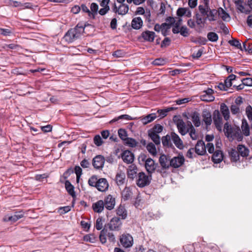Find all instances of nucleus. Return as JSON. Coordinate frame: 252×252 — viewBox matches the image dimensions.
Masks as SVG:
<instances>
[{
  "label": "nucleus",
  "mask_w": 252,
  "mask_h": 252,
  "mask_svg": "<svg viewBox=\"0 0 252 252\" xmlns=\"http://www.w3.org/2000/svg\"><path fill=\"white\" fill-rule=\"evenodd\" d=\"M198 10L199 13H196L194 18L197 25L199 27L203 28L207 20L210 22L217 20L218 10L210 8L209 0H204V4L199 5Z\"/></svg>",
  "instance_id": "f257e3e1"
},
{
  "label": "nucleus",
  "mask_w": 252,
  "mask_h": 252,
  "mask_svg": "<svg viewBox=\"0 0 252 252\" xmlns=\"http://www.w3.org/2000/svg\"><path fill=\"white\" fill-rule=\"evenodd\" d=\"M88 185L95 188L98 191L105 192L109 188V183L106 179L104 178H98L97 176L92 175L88 180Z\"/></svg>",
  "instance_id": "f03ea898"
},
{
  "label": "nucleus",
  "mask_w": 252,
  "mask_h": 252,
  "mask_svg": "<svg viewBox=\"0 0 252 252\" xmlns=\"http://www.w3.org/2000/svg\"><path fill=\"white\" fill-rule=\"evenodd\" d=\"M173 120L177 126L179 132L182 135H186L189 130L194 128L190 121H188L186 125L179 116H175Z\"/></svg>",
  "instance_id": "7ed1b4c3"
},
{
  "label": "nucleus",
  "mask_w": 252,
  "mask_h": 252,
  "mask_svg": "<svg viewBox=\"0 0 252 252\" xmlns=\"http://www.w3.org/2000/svg\"><path fill=\"white\" fill-rule=\"evenodd\" d=\"M138 160L140 162L144 164L145 167L149 174H152L155 172L158 164L156 163L153 159L147 158L145 154H142L139 157Z\"/></svg>",
  "instance_id": "20e7f679"
},
{
  "label": "nucleus",
  "mask_w": 252,
  "mask_h": 252,
  "mask_svg": "<svg viewBox=\"0 0 252 252\" xmlns=\"http://www.w3.org/2000/svg\"><path fill=\"white\" fill-rule=\"evenodd\" d=\"M223 131L225 135L228 138L230 137L232 139L236 138L239 141L243 139L240 129H235L228 123L224 124Z\"/></svg>",
  "instance_id": "39448f33"
},
{
  "label": "nucleus",
  "mask_w": 252,
  "mask_h": 252,
  "mask_svg": "<svg viewBox=\"0 0 252 252\" xmlns=\"http://www.w3.org/2000/svg\"><path fill=\"white\" fill-rule=\"evenodd\" d=\"M151 180V174L147 176L143 172H139L138 174L136 184L139 187L143 188L148 186L150 184Z\"/></svg>",
  "instance_id": "423d86ee"
},
{
  "label": "nucleus",
  "mask_w": 252,
  "mask_h": 252,
  "mask_svg": "<svg viewBox=\"0 0 252 252\" xmlns=\"http://www.w3.org/2000/svg\"><path fill=\"white\" fill-rule=\"evenodd\" d=\"M122 225V222L118 217H113L111 219L110 222L105 225V227H108L111 231H119L121 229Z\"/></svg>",
  "instance_id": "0eeeda50"
},
{
  "label": "nucleus",
  "mask_w": 252,
  "mask_h": 252,
  "mask_svg": "<svg viewBox=\"0 0 252 252\" xmlns=\"http://www.w3.org/2000/svg\"><path fill=\"white\" fill-rule=\"evenodd\" d=\"M120 242L123 247L126 248H130L133 245V237L129 234L124 233L120 236Z\"/></svg>",
  "instance_id": "6e6552de"
},
{
  "label": "nucleus",
  "mask_w": 252,
  "mask_h": 252,
  "mask_svg": "<svg viewBox=\"0 0 252 252\" xmlns=\"http://www.w3.org/2000/svg\"><path fill=\"white\" fill-rule=\"evenodd\" d=\"M185 158L182 154H179L177 157H174L171 158L170 167L174 168H177L181 167L185 162Z\"/></svg>",
  "instance_id": "1a4fd4ad"
},
{
  "label": "nucleus",
  "mask_w": 252,
  "mask_h": 252,
  "mask_svg": "<svg viewBox=\"0 0 252 252\" xmlns=\"http://www.w3.org/2000/svg\"><path fill=\"white\" fill-rule=\"evenodd\" d=\"M104 162V158L101 155H97L93 159L92 164L95 169L100 170L103 168Z\"/></svg>",
  "instance_id": "9d476101"
},
{
  "label": "nucleus",
  "mask_w": 252,
  "mask_h": 252,
  "mask_svg": "<svg viewBox=\"0 0 252 252\" xmlns=\"http://www.w3.org/2000/svg\"><path fill=\"white\" fill-rule=\"evenodd\" d=\"M103 202L105 208L108 210H111L114 209L116 203L115 198L112 195L109 194L105 197Z\"/></svg>",
  "instance_id": "9b49d317"
},
{
  "label": "nucleus",
  "mask_w": 252,
  "mask_h": 252,
  "mask_svg": "<svg viewBox=\"0 0 252 252\" xmlns=\"http://www.w3.org/2000/svg\"><path fill=\"white\" fill-rule=\"evenodd\" d=\"M171 158L164 154L161 155L159 158V163L162 169H168L170 167Z\"/></svg>",
  "instance_id": "f8f14e48"
},
{
  "label": "nucleus",
  "mask_w": 252,
  "mask_h": 252,
  "mask_svg": "<svg viewBox=\"0 0 252 252\" xmlns=\"http://www.w3.org/2000/svg\"><path fill=\"white\" fill-rule=\"evenodd\" d=\"M213 121L217 129L221 130L222 118L219 110H215L213 113Z\"/></svg>",
  "instance_id": "ddd939ff"
},
{
  "label": "nucleus",
  "mask_w": 252,
  "mask_h": 252,
  "mask_svg": "<svg viewBox=\"0 0 252 252\" xmlns=\"http://www.w3.org/2000/svg\"><path fill=\"white\" fill-rule=\"evenodd\" d=\"M155 36V32L147 30L142 32L139 38H142L145 41L152 42L154 41Z\"/></svg>",
  "instance_id": "4468645a"
},
{
  "label": "nucleus",
  "mask_w": 252,
  "mask_h": 252,
  "mask_svg": "<svg viewBox=\"0 0 252 252\" xmlns=\"http://www.w3.org/2000/svg\"><path fill=\"white\" fill-rule=\"evenodd\" d=\"M129 10V7L127 4L122 3L117 7L116 4L114 3L113 11L115 13H117L119 15H124L126 14Z\"/></svg>",
  "instance_id": "2eb2a0df"
},
{
  "label": "nucleus",
  "mask_w": 252,
  "mask_h": 252,
  "mask_svg": "<svg viewBox=\"0 0 252 252\" xmlns=\"http://www.w3.org/2000/svg\"><path fill=\"white\" fill-rule=\"evenodd\" d=\"M195 152L198 155H204L206 154V146L203 141L198 140L194 148Z\"/></svg>",
  "instance_id": "dca6fc26"
},
{
  "label": "nucleus",
  "mask_w": 252,
  "mask_h": 252,
  "mask_svg": "<svg viewBox=\"0 0 252 252\" xmlns=\"http://www.w3.org/2000/svg\"><path fill=\"white\" fill-rule=\"evenodd\" d=\"M121 157L126 163H131L134 159V154L129 150L124 151L121 154Z\"/></svg>",
  "instance_id": "f3484780"
},
{
  "label": "nucleus",
  "mask_w": 252,
  "mask_h": 252,
  "mask_svg": "<svg viewBox=\"0 0 252 252\" xmlns=\"http://www.w3.org/2000/svg\"><path fill=\"white\" fill-rule=\"evenodd\" d=\"M171 139L178 149L182 150L184 148L183 142L179 135L174 132L171 133Z\"/></svg>",
  "instance_id": "a211bd4d"
},
{
  "label": "nucleus",
  "mask_w": 252,
  "mask_h": 252,
  "mask_svg": "<svg viewBox=\"0 0 252 252\" xmlns=\"http://www.w3.org/2000/svg\"><path fill=\"white\" fill-rule=\"evenodd\" d=\"M223 155L221 150H217L212 157V161L215 163H220L223 159Z\"/></svg>",
  "instance_id": "6ab92c4d"
},
{
  "label": "nucleus",
  "mask_w": 252,
  "mask_h": 252,
  "mask_svg": "<svg viewBox=\"0 0 252 252\" xmlns=\"http://www.w3.org/2000/svg\"><path fill=\"white\" fill-rule=\"evenodd\" d=\"M74 30L71 29L67 31V32L65 33L63 37V38L66 41L69 43H71L75 40L77 39L75 36V34H74Z\"/></svg>",
  "instance_id": "aec40b11"
},
{
  "label": "nucleus",
  "mask_w": 252,
  "mask_h": 252,
  "mask_svg": "<svg viewBox=\"0 0 252 252\" xmlns=\"http://www.w3.org/2000/svg\"><path fill=\"white\" fill-rule=\"evenodd\" d=\"M85 27V25L81 23H78L74 28L72 29L74 30V34H75V36L77 39L79 38L84 33Z\"/></svg>",
  "instance_id": "412c9836"
},
{
  "label": "nucleus",
  "mask_w": 252,
  "mask_h": 252,
  "mask_svg": "<svg viewBox=\"0 0 252 252\" xmlns=\"http://www.w3.org/2000/svg\"><path fill=\"white\" fill-rule=\"evenodd\" d=\"M172 32L174 34L180 33L184 37H188L189 35V29L185 26L181 27L179 29H172Z\"/></svg>",
  "instance_id": "4be33fe9"
},
{
  "label": "nucleus",
  "mask_w": 252,
  "mask_h": 252,
  "mask_svg": "<svg viewBox=\"0 0 252 252\" xmlns=\"http://www.w3.org/2000/svg\"><path fill=\"white\" fill-rule=\"evenodd\" d=\"M203 121L207 126L212 124V120L211 113L207 110H204L202 112Z\"/></svg>",
  "instance_id": "5701e85b"
},
{
  "label": "nucleus",
  "mask_w": 252,
  "mask_h": 252,
  "mask_svg": "<svg viewBox=\"0 0 252 252\" xmlns=\"http://www.w3.org/2000/svg\"><path fill=\"white\" fill-rule=\"evenodd\" d=\"M93 209L95 212L101 213L104 208V202L102 200H99L93 204Z\"/></svg>",
  "instance_id": "b1692460"
},
{
  "label": "nucleus",
  "mask_w": 252,
  "mask_h": 252,
  "mask_svg": "<svg viewBox=\"0 0 252 252\" xmlns=\"http://www.w3.org/2000/svg\"><path fill=\"white\" fill-rule=\"evenodd\" d=\"M143 26V21L139 17L134 18L131 21V27L135 30H139Z\"/></svg>",
  "instance_id": "393cba45"
},
{
  "label": "nucleus",
  "mask_w": 252,
  "mask_h": 252,
  "mask_svg": "<svg viewBox=\"0 0 252 252\" xmlns=\"http://www.w3.org/2000/svg\"><path fill=\"white\" fill-rule=\"evenodd\" d=\"M137 168L135 165L131 164L127 169V176L128 178L133 179L137 175Z\"/></svg>",
  "instance_id": "a878e982"
},
{
  "label": "nucleus",
  "mask_w": 252,
  "mask_h": 252,
  "mask_svg": "<svg viewBox=\"0 0 252 252\" xmlns=\"http://www.w3.org/2000/svg\"><path fill=\"white\" fill-rule=\"evenodd\" d=\"M65 188L70 195H71L73 198L76 197L74 187L68 180H66L65 182Z\"/></svg>",
  "instance_id": "bb28decb"
},
{
  "label": "nucleus",
  "mask_w": 252,
  "mask_h": 252,
  "mask_svg": "<svg viewBox=\"0 0 252 252\" xmlns=\"http://www.w3.org/2000/svg\"><path fill=\"white\" fill-rule=\"evenodd\" d=\"M148 136L156 145H159L160 144V137L158 133H155L154 131L148 130Z\"/></svg>",
  "instance_id": "cd10ccee"
},
{
  "label": "nucleus",
  "mask_w": 252,
  "mask_h": 252,
  "mask_svg": "<svg viewBox=\"0 0 252 252\" xmlns=\"http://www.w3.org/2000/svg\"><path fill=\"white\" fill-rule=\"evenodd\" d=\"M117 215L121 218L122 220H125L127 216V211L124 206L120 205L116 210Z\"/></svg>",
  "instance_id": "c85d7f7f"
},
{
  "label": "nucleus",
  "mask_w": 252,
  "mask_h": 252,
  "mask_svg": "<svg viewBox=\"0 0 252 252\" xmlns=\"http://www.w3.org/2000/svg\"><path fill=\"white\" fill-rule=\"evenodd\" d=\"M237 151L239 154L243 157H248L250 152L249 149L243 145H238Z\"/></svg>",
  "instance_id": "c756f323"
},
{
  "label": "nucleus",
  "mask_w": 252,
  "mask_h": 252,
  "mask_svg": "<svg viewBox=\"0 0 252 252\" xmlns=\"http://www.w3.org/2000/svg\"><path fill=\"white\" fill-rule=\"evenodd\" d=\"M190 117L191 120L196 127H198L200 126L201 123L200 120L199 114L197 112H193L191 113Z\"/></svg>",
  "instance_id": "7c9ffc66"
},
{
  "label": "nucleus",
  "mask_w": 252,
  "mask_h": 252,
  "mask_svg": "<svg viewBox=\"0 0 252 252\" xmlns=\"http://www.w3.org/2000/svg\"><path fill=\"white\" fill-rule=\"evenodd\" d=\"M241 129L245 136H248L250 135V126L247 121L245 119H243L242 120Z\"/></svg>",
  "instance_id": "2f4dec72"
},
{
  "label": "nucleus",
  "mask_w": 252,
  "mask_h": 252,
  "mask_svg": "<svg viewBox=\"0 0 252 252\" xmlns=\"http://www.w3.org/2000/svg\"><path fill=\"white\" fill-rule=\"evenodd\" d=\"M220 109L224 119L226 121L228 120L229 118V110L227 105L224 103H222L220 105Z\"/></svg>",
  "instance_id": "473e14b6"
},
{
  "label": "nucleus",
  "mask_w": 252,
  "mask_h": 252,
  "mask_svg": "<svg viewBox=\"0 0 252 252\" xmlns=\"http://www.w3.org/2000/svg\"><path fill=\"white\" fill-rule=\"evenodd\" d=\"M235 4L237 9L242 13H248L250 11L246 10L245 6L243 4L242 0H232Z\"/></svg>",
  "instance_id": "72a5a7b5"
},
{
  "label": "nucleus",
  "mask_w": 252,
  "mask_h": 252,
  "mask_svg": "<svg viewBox=\"0 0 252 252\" xmlns=\"http://www.w3.org/2000/svg\"><path fill=\"white\" fill-rule=\"evenodd\" d=\"M126 175L124 172H120L117 173L116 177V182L118 186H121L124 184L125 182Z\"/></svg>",
  "instance_id": "f704fd0d"
},
{
  "label": "nucleus",
  "mask_w": 252,
  "mask_h": 252,
  "mask_svg": "<svg viewBox=\"0 0 252 252\" xmlns=\"http://www.w3.org/2000/svg\"><path fill=\"white\" fill-rule=\"evenodd\" d=\"M157 118L155 113L150 114L141 119V122L144 125H146L153 121Z\"/></svg>",
  "instance_id": "c9c22d12"
},
{
  "label": "nucleus",
  "mask_w": 252,
  "mask_h": 252,
  "mask_svg": "<svg viewBox=\"0 0 252 252\" xmlns=\"http://www.w3.org/2000/svg\"><path fill=\"white\" fill-rule=\"evenodd\" d=\"M218 15L224 21H229L230 17L229 15L222 8H220L218 10Z\"/></svg>",
  "instance_id": "e433bc0d"
},
{
  "label": "nucleus",
  "mask_w": 252,
  "mask_h": 252,
  "mask_svg": "<svg viewBox=\"0 0 252 252\" xmlns=\"http://www.w3.org/2000/svg\"><path fill=\"white\" fill-rule=\"evenodd\" d=\"M171 135H166V136H163L161 138L162 143L164 147L167 148L172 147L173 146L172 144L170 142Z\"/></svg>",
  "instance_id": "4c0bfd02"
},
{
  "label": "nucleus",
  "mask_w": 252,
  "mask_h": 252,
  "mask_svg": "<svg viewBox=\"0 0 252 252\" xmlns=\"http://www.w3.org/2000/svg\"><path fill=\"white\" fill-rule=\"evenodd\" d=\"M132 195V192L129 188H125L122 192V197L124 200L129 199Z\"/></svg>",
  "instance_id": "58836bf2"
},
{
  "label": "nucleus",
  "mask_w": 252,
  "mask_h": 252,
  "mask_svg": "<svg viewBox=\"0 0 252 252\" xmlns=\"http://www.w3.org/2000/svg\"><path fill=\"white\" fill-rule=\"evenodd\" d=\"M146 149L149 153L153 156H156L157 154V149L155 145L152 142L148 143L146 146Z\"/></svg>",
  "instance_id": "ea45409f"
},
{
  "label": "nucleus",
  "mask_w": 252,
  "mask_h": 252,
  "mask_svg": "<svg viewBox=\"0 0 252 252\" xmlns=\"http://www.w3.org/2000/svg\"><path fill=\"white\" fill-rule=\"evenodd\" d=\"M125 144L131 148L136 147L138 142L133 138L128 137L124 141Z\"/></svg>",
  "instance_id": "a19ab883"
},
{
  "label": "nucleus",
  "mask_w": 252,
  "mask_h": 252,
  "mask_svg": "<svg viewBox=\"0 0 252 252\" xmlns=\"http://www.w3.org/2000/svg\"><path fill=\"white\" fill-rule=\"evenodd\" d=\"M229 154L231 161L236 162L239 159V154L238 151L232 149L229 152Z\"/></svg>",
  "instance_id": "79ce46f5"
},
{
  "label": "nucleus",
  "mask_w": 252,
  "mask_h": 252,
  "mask_svg": "<svg viewBox=\"0 0 252 252\" xmlns=\"http://www.w3.org/2000/svg\"><path fill=\"white\" fill-rule=\"evenodd\" d=\"M208 39L212 42H216L219 39L218 35L214 32H209L207 34Z\"/></svg>",
  "instance_id": "37998d69"
},
{
  "label": "nucleus",
  "mask_w": 252,
  "mask_h": 252,
  "mask_svg": "<svg viewBox=\"0 0 252 252\" xmlns=\"http://www.w3.org/2000/svg\"><path fill=\"white\" fill-rule=\"evenodd\" d=\"M228 42L231 46H235L237 49L242 50L241 44L239 40L235 39H233L229 40Z\"/></svg>",
  "instance_id": "c03bdc74"
},
{
  "label": "nucleus",
  "mask_w": 252,
  "mask_h": 252,
  "mask_svg": "<svg viewBox=\"0 0 252 252\" xmlns=\"http://www.w3.org/2000/svg\"><path fill=\"white\" fill-rule=\"evenodd\" d=\"M107 233V230L104 228L102 229L99 235V240L102 244H105L106 242V235Z\"/></svg>",
  "instance_id": "a18cd8bd"
},
{
  "label": "nucleus",
  "mask_w": 252,
  "mask_h": 252,
  "mask_svg": "<svg viewBox=\"0 0 252 252\" xmlns=\"http://www.w3.org/2000/svg\"><path fill=\"white\" fill-rule=\"evenodd\" d=\"M122 119H125V120H132V118H131V116L128 115H122L118 117H116V118H115L114 119H113L111 121V122H116L119 120H122Z\"/></svg>",
  "instance_id": "49530a36"
},
{
  "label": "nucleus",
  "mask_w": 252,
  "mask_h": 252,
  "mask_svg": "<svg viewBox=\"0 0 252 252\" xmlns=\"http://www.w3.org/2000/svg\"><path fill=\"white\" fill-rule=\"evenodd\" d=\"M201 98L203 101L211 102L214 100L215 97L213 95H210L207 94H203L201 95Z\"/></svg>",
  "instance_id": "de8ad7c7"
},
{
  "label": "nucleus",
  "mask_w": 252,
  "mask_h": 252,
  "mask_svg": "<svg viewBox=\"0 0 252 252\" xmlns=\"http://www.w3.org/2000/svg\"><path fill=\"white\" fill-rule=\"evenodd\" d=\"M163 127L159 124H157L154 126L153 128L150 129V131H154L155 133H159L163 130Z\"/></svg>",
  "instance_id": "09e8293b"
},
{
  "label": "nucleus",
  "mask_w": 252,
  "mask_h": 252,
  "mask_svg": "<svg viewBox=\"0 0 252 252\" xmlns=\"http://www.w3.org/2000/svg\"><path fill=\"white\" fill-rule=\"evenodd\" d=\"M91 12L93 13V15H92L93 17H94L95 15L97 14V12L98 11V5L94 2H93L90 6Z\"/></svg>",
  "instance_id": "8fccbe9b"
},
{
  "label": "nucleus",
  "mask_w": 252,
  "mask_h": 252,
  "mask_svg": "<svg viewBox=\"0 0 252 252\" xmlns=\"http://www.w3.org/2000/svg\"><path fill=\"white\" fill-rule=\"evenodd\" d=\"M118 134L119 137L124 141H125L127 137V134L126 130L124 129L121 128L118 130Z\"/></svg>",
  "instance_id": "3c124183"
},
{
  "label": "nucleus",
  "mask_w": 252,
  "mask_h": 252,
  "mask_svg": "<svg viewBox=\"0 0 252 252\" xmlns=\"http://www.w3.org/2000/svg\"><path fill=\"white\" fill-rule=\"evenodd\" d=\"M166 63V60L163 58H158L153 61V63L157 65H163Z\"/></svg>",
  "instance_id": "603ef678"
},
{
  "label": "nucleus",
  "mask_w": 252,
  "mask_h": 252,
  "mask_svg": "<svg viewBox=\"0 0 252 252\" xmlns=\"http://www.w3.org/2000/svg\"><path fill=\"white\" fill-rule=\"evenodd\" d=\"M74 171L76 174L77 182H78L79 178L82 174V168L79 166H75L74 168Z\"/></svg>",
  "instance_id": "864d4df0"
},
{
  "label": "nucleus",
  "mask_w": 252,
  "mask_h": 252,
  "mask_svg": "<svg viewBox=\"0 0 252 252\" xmlns=\"http://www.w3.org/2000/svg\"><path fill=\"white\" fill-rule=\"evenodd\" d=\"M246 114L250 121H252V107L248 105L246 108Z\"/></svg>",
  "instance_id": "5fc2aeb1"
},
{
  "label": "nucleus",
  "mask_w": 252,
  "mask_h": 252,
  "mask_svg": "<svg viewBox=\"0 0 252 252\" xmlns=\"http://www.w3.org/2000/svg\"><path fill=\"white\" fill-rule=\"evenodd\" d=\"M94 142L97 146H100L102 145L103 141L99 135H96L94 137Z\"/></svg>",
  "instance_id": "6e6d98bb"
},
{
  "label": "nucleus",
  "mask_w": 252,
  "mask_h": 252,
  "mask_svg": "<svg viewBox=\"0 0 252 252\" xmlns=\"http://www.w3.org/2000/svg\"><path fill=\"white\" fill-rule=\"evenodd\" d=\"M126 55V53L121 50H118L115 52H114L112 54V55L116 58H121L123 57Z\"/></svg>",
  "instance_id": "4d7b16f0"
},
{
  "label": "nucleus",
  "mask_w": 252,
  "mask_h": 252,
  "mask_svg": "<svg viewBox=\"0 0 252 252\" xmlns=\"http://www.w3.org/2000/svg\"><path fill=\"white\" fill-rule=\"evenodd\" d=\"M95 227L98 230H101L103 227L102 219L101 218H98L97 219L95 222Z\"/></svg>",
  "instance_id": "13d9d810"
},
{
  "label": "nucleus",
  "mask_w": 252,
  "mask_h": 252,
  "mask_svg": "<svg viewBox=\"0 0 252 252\" xmlns=\"http://www.w3.org/2000/svg\"><path fill=\"white\" fill-rule=\"evenodd\" d=\"M230 110L232 114L235 115L240 112L239 106L233 104L230 107Z\"/></svg>",
  "instance_id": "bf43d9fd"
},
{
  "label": "nucleus",
  "mask_w": 252,
  "mask_h": 252,
  "mask_svg": "<svg viewBox=\"0 0 252 252\" xmlns=\"http://www.w3.org/2000/svg\"><path fill=\"white\" fill-rule=\"evenodd\" d=\"M203 51L204 48L202 47L199 50H198V51L196 53L194 52L193 53V54L192 55V58L198 59L201 56Z\"/></svg>",
  "instance_id": "052dcab7"
},
{
  "label": "nucleus",
  "mask_w": 252,
  "mask_h": 252,
  "mask_svg": "<svg viewBox=\"0 0 252 252\" xmlns=\"http://www.w3.org/2000/svg\"><path fill=\"white\" fill-rule=\"evenodd\" d=\"M165 26H168V24L166 23H162L161 25L156 24L154 26V30L156 32H159Z\"/></svg>",
  "instance_id": "680f3d73"
},
{
  "label": "nucleus",
  "mask_w": 252,
  "mask_h": 252,
  "mask_svg": "<svg viewBox=\"0 0 252 252\" xmlns=\"http://www.w3.org/2000/svg\"><path fill=\"white\" fill-rule=\"evenodd\" d=\"M182 19L181 18H178L176 21L175 20V23H174L172 29H179L181 28L180 26L182 25Z\"/></svg>",
  "instance_id": "e2e57ef3"
},
{
  "label": "nucleus",
  "mask_w": 252,
  "mask_h": 252,
  "mask_svg": "<svg viewBox=\"0 0 252 252\" xmlns=\"http://www.w3.org/2000/svg\"><path fill=\"white\" fill-rule=\"evenodd\" d=\"M172 109V108H169L166 110H158V113L159 114V116L161 118H163L167 115V112L170 111Z\"/></svg>",
  "instance_id": "0e129e2a"
},
{
  "label": "nucleus",
  "mask_w": 252,
  "mask_h": 252,
  "mask_svg": "<svg viewBox=\"0 0 252 252\" xmlns=\"http://www.w3.org/2000/svg\"><path fill=\"white\" fill-rule=\"evenodd\" d=\"M188 133H189L190 137L192 140H196L198 138V134L196 132L195 128L189 130Z\"/></svg>",
  "instance_id": "69168bd1"
},
{
  "label": "nucleus",
  "mask_w": 252,
  "mask_h": 252,
  "mask_svg": "<svg viewBox=\"0 0 252 252\" xmlns=\"http://www.w3.org/2000/svg\"><path fill=\"white\" fill-rule=\"evenodd\" d=\"M84 240L91 243H94L96 241V238L94 235H88L84 236Z\"/></svg>",
  "instance_id": "338daca9"
},
{
  "label": "nucleus",
  "mask_w": 252,
  "mask_h": 252,
  "mask_svg": "<svg viewBox=\"0 0 252 252\" xmlns=\"http://www.w3.org/2000/svg\"><path fill=\"white\" fill-rule=\"evenodd\" d=\"M243 85L247 86H252V78H246L242 80Z\"/></svg>",
  "instance_id": "774afa93"
}]
</instances>
